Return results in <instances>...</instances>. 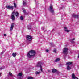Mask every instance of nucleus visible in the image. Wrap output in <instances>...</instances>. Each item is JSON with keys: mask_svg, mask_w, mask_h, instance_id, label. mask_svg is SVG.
Instances as JSON below:
<instances>
[{"mask_svg": "<svg viewBox=\"0 0 79 79\" xmlns=\"http://www.w3.org/2000/svg\"><path fill=\"white\" fill-rule=\"evenodd\" d=\"M20 19L21 21H23V16H21L20 17Z\"/></svg>", "mask_w": 79, "mask_h": 79, "instance_id": "nucleus-24", "label": "nucleus"}, {"mask_svg": "<svg viewBox=\"0 0 79 79\" xmlns=\"http://www.w3.org/2000/svg\"><path fill=\"white\" fill-rule=\"evenodd\" d=\"M72 16L74 18H79V16L77 15H75L74 14H73L72 15Z\"/></svg>", "mask_w": 79, "mask_h": 79, "instance_id": "nucleus-11", "label": "nucleus"}, {"mask_svg": "<svg viewBox=\"0 0 79 79\" xmlns=\"http://www.w3.org/2000/svg\"><path fill=\"white\" fill-rule=\"evenodd\" d=\"M0 75H1V74L0 73Z\"/></svg>", "mask_w": 79, "mask_h": 79, "instance_id": "nucleus-42", "label": "nucleus"}, {"mask_svg": "<svg viewBox=\"0 0 79 79\" xmlns=\"http://www.w3.org/2000/svg\"><path fill=\"white\" fill-rule=\"evenodd\" d=\"M77 79H78V78H77Z\"/></svg>", "mask_w": 79, "mask_h": 79, "instance_id": "nucleus-40", "label": "nucleus"}, {"mask_svg": "<svg viewBox=\"0 0 79 79\" xmlns=\"http://www.w3.org/2000/svg\"><path fill=\"white\" fill-rule=\"evenodd\" d=\"M60 60V58H57L55 60V62H58V61H59Z\"/></svg>", "mask_w": 79, "mask_h": 79, "instance_id": "nucleus-14", "label": "nucleus"}, {"mask_svg": "<svg viewBox=\"0 0 79 79\" xmlns=\"http://www.w3.org/2000/svg\"><path fill=\"white\" fill-rule=\"evenodd\" d=\"M15 15H16V16H18V15H19V13H18V12H16Z\"/></svg>", "mask_w": 79, "mask_h": 79, "instance_id": "nucleus-23", "label": "nucleus"}, {"mask_svg": "<svg viewBox=\"0 0 79 79\" xmlns=\"http://www.w3.org/2000/svg\"><path fill=\"white\" fill-rule=\"evenodd\" d=\"M70 31V30H67V31H66V32H69Z\"/></svg>", "mask_w": 79, "mask_h": 79, "instance_id": "nucleus-32", "label": "nucleus"}, {"mask_svg": "<svg viewBox=\"0 0 79 79\" xmlns=\"http://www.w3.org/2000/svg\"><path fill=\"white\" fill-rule=\"evenodd\" d=\"M50 44H51V46H52V45H53V43H50Z\"/></svg>", "mask_w": 79, "mask_h": 79, "instance_id": "nucleus-29", "label": "nucleus"}, {"mask_svg": "<svg viewBox=\"0 0 79 79\" xmlns=\"http://www.w3.org/2000/svg\"><path fill=\"white\" fill-rule=\"evenodd\" d=\"M74 40H75V38H73L72 40H71L70 41L71 42V43H72V44L74 43Z\"/></svg>", "mask_w": 79, "mask_h": 79, "instance_id": "nucleus-17", "label": "nucleus"}, {"mask_svg": "<svg viewBox=\"0 0 79 79\" xmlns=\"http://www.w3.org/2000/svg\"><path fill=\"white\" fill-rule=\"evenodd\" d=\"M71 69V67H70L69 66H67V70H70Z\"/></svg>", "mask_w": 79, "mask_h": 79, "instance_id": "nucleus-16", "label": "nucleus"}, {"mask_svg": "<svg viewBox=\"0 0 79 79\" xmlns=\"http://www.w3.org/2000/svg\"><path fill=\"white\" fill-rule=\"evenodd\" d=\"M9 74L10 76H13V74H12V73H11L10 72L9 73Z\"/></svg>", "mask_w": 79, "mask_h": 79, "instance_id": "nucleus-25", "label": "nucleus"}, {"mask_svg": "<svg viewBox=\"0 0 79 79\" xmlns=\"http://www.w3.org/2000/svg\"><path fill=\"white\" fill-rule=\"evenodd\" d=\"M64 29H65V31H66L67 30V27H64Z\"/></svg>", "mask_w": 79, "mask_h": 79, "instance_id": "nucleus-28", "label": "nucleus"}, {"mask_svg": "<svg viewBox=\"0 0 79 79\" xmlns=\"http://www.w3.org/2000/svg\"><path fill=\"white\" fill-rule=\"evenodd\" d=\"M49 11L52 13H54V11H55V10L53 9V5L52 4H51L50 5Z\"/></svg>", "mask_w": 79, "mask_h": 79, "instance_id": "nucleus-3", "label": "nucleus"}, {"mask_svg": "<svg viewBox=\"0 0 79 79\" xmlns=\"http://www.w3.org/2000/svg\"><path fill=\"white\" fill-rule=\"evenodd\" d=\"M3 53V52H2L1 53V55H2Z\"/></svg>", "mask_w": 79, "mask_h": 79, "instance_id": "nucleus-37", "label": "nucleus"}, {"mask_svg": "<svg viewBox=\"0 0 79 79\" xmlns=\"http://www.w3.org/2000/svg\"><path fill=\"white\" fill-rule=\"evenodd\" d=\"M78 58H79V54H78Z\"/></svg>", "mask_w": 79, "mask_h": 79, "instance_id": "nucleus-39", "label": "nucleus"}, {"mask_svg": "<svg viewBox=\"0 0 79 79\" xmlns=\"http://www.w3.org/2000/svg\"><path fill=\"white\" fill-rule=\"evenodd\" d=\"M14 27V23H12L11 24L10 28V31H12L13 29V27Z\"/></svg>", "mask_w": 79, "mask_h": 79, "instance_id": "nucleus-9", "label": "nucleus"}, {"mask_svg": "<svg viewBox=\"0 0 79 79\" xmlns=\"http://www.w3.org/2000/svg\"><path fill=\"white\" fill-rule=\"evenodd\" d=\"M28 79H34L33 77H28Z\"/></svg>", "mask_w": 79, "mask_h": 79, "instance_id": "nucleus-21", "label": "nucleus"}, {"mask_svg": "<svg viewBox=\"0 0 79 79\" xmlns=\"http://www.w3.org/2000/svg\"><path fill=\"white\" fill-rule=\"evenodd\" d=\"M42 67H40V70H41V71L42 72V71H43V70H42Z\"/></svg>", "mask_w": 79, "mask_h": 79, "instance_id": "nucleus-30", "label": "nucleus"}, {"mask_svg": "<svg viewBox=\"0 0 79 79\" xmlns=\"http://www.w3.org/2000/svg\"><path fill=\"white\" fill-rule=\"evenodd\" d=\"M26 1H23V6H26Z\"/></svg>", "mask_w": 79, "mask_h": 79, "instance_id": "nucleus-15", "label": "nucleus"}, {"mask_svg": "<svg viewBox=\"0 0 79 79\" xmlns=\"http://www.w3.org/2000/svg\"><path fill=\"white\" fill-rule=\"evenodd\" d=\"M17 76L19 79H21V77L23 76V73H20L18 74Z\"/></svg>", "mask_w": 79, "mask_h": 79, "instance_id": "nucleus-7", "label": "nucleus"}, {"mask_svg": "<svg viewBox=\"0 0 79 79\" xmlns=\"http://www.w3.org/2000/svg\"><path fill=\"white\" fill-rule=\"evenodd\" d=\"M22 10L23 11V12L24 13H26V10H25V9L24 8H23Z\"/></svg>", "mask_w": 79, "mask_h": 79, "instance_id": "nucleus-19", "label": "nucleus"}, {"mask_svg": "<svg viewBox=\"0 0 79 79\" xmlns=\"http://www.w3.org/2000/svg\"><path fill=\"white\" fill-rule=\"evenodd\" d=\"M63 0V1H64V0Z\"/></svg>", "mask_w": 79, "mask_h": 79, "instance_id": "nucleus-41", "label": "nucleus"}, {"mask_svg": "<svg viewBox=\"0 0 79 79\" xmlns=\"http://www.w3.org/2000/svg\"><path fill=\"white\" fill-rule=\"evenodd\" d=\"M27 40L29 41H31L32 40V37L31 36L27 35L26 36Z\"/></svg>", "mask_w": 79, "mask_h": 79, "instance_id": "nucleus-4", "label": "nucleus"}, {"mask_svg": "<svg viewBox=\"0 0 79 79\" xmlns=\"http://www.w3.org/2000/svg\"><path fill=\"white\" fill-rule=\"evenodd\" d=\"M4 36H6V34H4Z\"/></svg>", "mask_w": 79, "mask_h": 79, "instance_id": "nucleus-36", "label": "nucleus"}, {"mask_svg": "<svg viewBox=\"0 0 79 79\" xmlns=\"http://www.w3.org/2000/svg\"><path fill=\"white\" fill-rule=\"evenodd\" d=\"M14 7L13 6H6V8H7V9H9V10H13Z\"/></svg>", "mask_w": 79, "mask_h": 79, "instance_id": "nucleus-6", "label": "nucleus"}, {"mask_svg": "<svg viewBox=\"0 0 79 79\" xmlns=\"http://www.w3.org/2000/svg\"><path fill=\"white\" fill-rule=\"evenodd\" d=\"M5 68V66H3L2 67H1L0 68V69H1V70H2V69H4Z\"/></svg>", "mask_w": 79, "mask_h": 79, "instance_id": "nucleus-22", "label": "nucleus"}, {"mask_svg": "<svg viewBox=\"0 0 79 79\" xmlns=\"http://www.w3.org/2000/svg\"><path fill=\"white\" fill-rule=\"evenodd\" d=\"M54 52V53H56V50H54L53 51Z\"/></svg>", "mask_w": 79, "mask_h": 79, "instance_id": "nucleus-34", "label": "nucleus"}, {"mask_svg": "<svg viewBox=\"0 0 79 79\" xmlns=\"http://www.w3.org/2000/svg\"><path fill=\"white\" fill-rule=\"evenodd\" d=\"M42 30H44V28L42 27Z\"/></svg>", "mask_w": 79, "mask_h": 79, "instance_id": "nucleus-38", "label": "nucleus"}, {"mask_svg": "<svg viewBox=\"0 0 79 79\" xmlns=\"http://www.w3.org/2000/svg\"><path fill=\"white\" fill-rule=\"evenodd\" d=\"M14 7L15 8H16V3H15V2L14 3Z\"/></svg>", "mask_w": 79, "mask_h": 79, "instance_id": "nucleus-26", "label": "nucleus"}, {"mask_svg": "<svg viewBox=\"0 0 79 79\" xmlns=\"http://www.w3.org/2000/svg\"><path fill=\"white\" fill-rule=\"evenodd\" d=\"M40 73L39 72H36L35 73V74H36V75H37V74H40Z\"/></svg>", "mask_w": 79, "mask_h": 79, "instance_id": "nucleus-27", "label": "nucleus"}, {"mask_svg": "<svg viewBox=\"0 0 79 79\" xmlns=\"http://www.w3.org/2000/svg\"><path fill=\"white\" fill-rule=\"evenodd\" d=\"M35 55V51L33 50H31L29 51L27 54V56L28 58H31L32 56H34Z\"/></svg>", "mask_w": 79, "mask_h": 79, "instance_id": "nucleus-1", "label": "nucleus"}, {"mask_svg": "<svg viewBox=\"0 0 79 79\" xmlns=\"http://www.w3.org/2000/svg\"><path fill=\"white\" fill-rule=\"evenodd\" d=\"M76 78H77V77L75 76V75H74V74L73 73L72 75V78L73 79H76Z\"/></svg>", "mask_w": 79, "mask_h": 79, "instance_id": "nucleus-12", "label": "nucleus"}, {"mask_svg": "<svg viewBox=\"0 0 79 79\" xmlns=\"http://www.w3.org/2000/svg\"><path fill=\"white\" fill-rule=\"evenodd\" d=\"M68 49L67 48H64L63 50V53L64 54L63 56L64 59L66 58V56L68 54Z\"/></svg>", "mask_w": 79, "mask_h": 79, "instance_id": "nucleus-2", "label": "nucleus"}, {"mask_svg": "<svg viewBox=\"0 0 79 79\" xmlns=\"http://www.w3.org/2000/svg\"><path fill=\"white\" fill-rule=\"evenodd\" d=\"M42 62H38L37 64L36 65V67H42Z\"/></svg>", "mask_w": 79, "mask_h": 79, "instance_id": "nucleus-8", "label": "nucleus"}, {"mask_svg": "<svg viewBox=\"0 0 79 79\" xmlns=\"http://www.w3.org/2000/svg\"><path fill=\"white\" fill-rule=\"evenodd\" d=\"M46 52H49V50H48V49H46Z\"/></svg>", "mask_w": 79, "mask_h": 79, "instance_id": "nucleus-33", "label": "nucleus"}, {"mask_svg": "<svg viewBox=\"0 0 79 79\" xmlns=\"http://www.w3.org/2000/svg\"><path fill=\"white\" fill-rule=\"evenodd\" d=\"M56 73H57V74H60V72H59V71H57L56 72Z\"/></svg>", "mask_w": 79, "mask_h": 79, "instance_id": "nucleus-31", "label": "nucleus"}, {"mask_svg": "<svg viewBox=\"0 0 79 79\" xmlns=\"http://www.w3.org/2000/svg\"><path fill=\"white\" fill-rule=\"evenodd\" d=\"M28 29L29 30L31 29V26L30 25H28Z\"/></svg>", "mask_w": 79, "mask_h": 79, "instance_id": "nucleus-20", "label": "nucleus"}, {"mask_svg": "<svg viewBox=\"0 0 79 79\" xmlns=\"http://www.w3.org/2000/svg\"><path fill=\"white\" fill-rule=\"evenodd\" d=\"M56 69H53L52 70V73H55L56 72Z\"/></svg>", "mask_w": 79, "mask_h": 79, "instance_id": "nucleus-13", "label": "nucleus"}, {"mask_svg": "<svg viewBox=\"0 0 79 79\" xmlns=\"http://www.w3.org/2000/svg\"><path fill=\"white\" fill-rule=\"evenodd\" d=\"M12 56H13V57H16V53H14L12 54Z\"/></svg>", "mask_w": 79, "mask_h": 79, "instance_id": "nucleus-18", "label": "nucleus"}, {"mask_svg": "<svg viewBox=\"0 0 79 79\" xmlns=\"http://www.w3.org/2000/svg\"><path fill=\"white\" fill-rule=\"evenodd\" d=\"M48 72H50V70H48Z\"/></svg>", "mask_w": 79, "mask_h": 79, "instance_id": "nucleus-35", "label": "nucleus"}, {"mask_svg": "<svg viewBox=\"0 0 79 79\" xmlns=\"http://www.w3.org/2000/svg\"><path fill=\"white\" fill-rule=\"evenodd\" d=\"M15 12H13L12 14V15L11 16V19L12 20V21H14L15 19Z\"/></svg>", "mask_w": 79, "mask_h": 79, "instance_id": "nucleus-5", "label": "nucleus"}, {"mask_svg": "<svg viewBox=\"0 0 79 79\" xmlns=\"http://www.w3.org/2000/svg\"><path fill=\"white\" fill-rule=\"evenodd\" d=\"M66 65H68V66H69V65H71L72 64V62H68L66 63Z\"/></svg>", "mask_w": 79, "mask_h": 79, "instance_id": "nucleus-10", "label": "nucleus"}]
</instances>
